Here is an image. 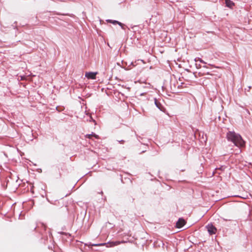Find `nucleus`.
Listing matches in <instances>:
<instances>
[{
    "instance_id": "f257e3e1",
    "label": "nucleus",
    "mask_w": 252,
    "mask_h": 252,
    "mask_svg": "<svg viewBox=\"0 0 252 252\" xmlns=\"http://www.w3.org/2000/svg\"><path fill=\"white\" fill-rule=\"evenodd\" d=\"M226 138L228 141L232 142L237 147H242L245 146V142L241 136L234 131H228L226 134Z\"/></svg>"
},
{
    "instance_id": "f03ea898",
    "label": "nucleus",
    "mask_w": 252,
    "mask_h": 252,
    "mask_svg": "<svg viewBox=\"0 0 252 252\" xmlns=\"http://www.w3.org/2000/svg\"><path fill=\"white\" fill-rule=\"evenodd\" d=\"M121 243H123V242H119V241H115V242H111L108 243H99V244H92L93 246H103L106 245L107 247H112L115 246H117Z\"/></svg>"
},
{
    "instance_id": "7ed1b4c3",
    "label": "nucleus",
    "mask_w": 252,
    "mask_h": 252,
    "mask_svg": "<svg viewBox=\"0 0 252 252\" xmlns=\"http://www.w3.org/2000/svg\"><path fill=\"white\" fill-rule=\"evenodd\" d=\"M206 228L210 235L215 234L217 231V228L212 224H208Z\"/></svg>"
},
{
    "instance_id": "20e7f679",
    "label": "nucleus",
    "mask_w": 252,
    "mask_h": 252,
    "mask_svg": "<svg viewBox=\"0 0 252 252\" xmlns=\"http://www.w3.org/2000/svg\"><path fill=\"white\" fill-rule=\"evenodd\" d=\"M97 73V72H86L85 77L89 79H95L96 75Z\"/></svg>"
},
{
    "instance_id": "39448f33",
    "label": "nucleus",
    "mask_w": 252,
    "mask_h": 252,
    "mask_svg": "<svg viewBox=\"0 0 252 252\" xmlns=\"http://www.w3.org/2000/svg\"><path fill=\"white\" fill-rule=\"evenodd\" d=\"M185 223L186 221L185 220L182 218H180L176 222V227L178 228H181L185 224Z\"/></svg>"
},
{
    "instance_id": "423d86ee",
    "label": "nucleus",
    "mask_w": 252,
    "mask_h": 252,
    "mask_svg": "<svg viewBox=\"0 0 252 252\" xmlns=\"http://www.w3.org/2000/svg\"><path fill=\"white\" fill-rule=\"evenodd\" d=\"M155 104L157 108H158L160 111L162 112L165 111V108L163 106L162 104L156 98H155Z\"/></svg>"
},
{
    "instance_id": "0eeeda50",
    "label": "nucleus",
    "mask_w": 252,
    "mask_h": 252,
    "mask_svg": "<svg viewBox=\"0 0 252 252\" xmlns=\"http://www.w3.org/2000/svg\"><path fill=\"white\" fill-rule=\"evenodd\" d=\"M225 4L227 7L232 8L234 5V3L230 0H225Z\"/></svg>"
},
{
    "instance_id": "6e6552de",
    "label": "nucleus",
    "mask_w": 252,
    "mask_h": 252,
    "mask_svg": "<svg viewBox=\"0 0 252 252\" xmlns=\"http://www.w3.org/2000/svg\"><path fill=\"white\" fill-rule=\"evenodd\" d=\"M194 61L195 62H199L200 63H204V64H206V62H205L203 60H202L201 58H195L194 59Z\"/></svg>"
},
{
    "instance_id": "1a4fd4ad",
    "label": "nucleus",
    "mask_w": 252,
    "mask_h": 252,
    "mask_svg": "<svg viewBox=\"0 0 252 252\" xmlns=\"http://www.w3.org/2000/svg\"><path fill=\"white\" fill-rule=\"evenodd\" d=\"M107 21L113 24H116L119 23V21L116 20H108Z\"/></svg>"
},
{
    "instance_id": "9d476101",
    "label": "nucleus",
    "mask_w": 252,
    "mask_h": 252,
    "mask_svg": "<svg viewBox=\"0 0 252 252\" xmlns=\"http://www.w3.org/2000/svg\"><path fill=\"white\" fill-rule=\"evenodd\" d=\"M117 24H118L119 26H120L121 27L122 29H125V28H124L125 25L123 23L119 22V23H117Z\"/></svg>"
},
{
    "instance_id": "9b49d317",
    "label": "nucleus",
    "mask_w": 252,
    "mask_h": 252,
    "mask_svg": "<svg viewBox=\"0 0 252 252\" xmlns=\"http://www.w3.org/2000/svg\"><path fill=\"white\" fill-rule=\"evenodd\" d=\"M92 136H93V133L90 134H87L86 136L87 138H88L89 139L91 138Z\"/></svg>"
},
{
    "instance_id": "f8f14e48",
    "label": "nucleus",
    "mask_w": 252,
    "mask_h": 252,
    "mask_svg": "<svg viewBox=\"0 0 252 252\" xmlns=\"http://www.w3.org/2000/svg\"><path fill=\"white\" fill-rule=\"evenodd\" d=\"M93 136L96 139H98L99 136L98 135L95 134V133L93 132Z\"/></svg>"
},
{
    "instance_id": "ddd939ff",
    "label": "nucleus",
    "mask_w": 252,
    "mask_h": 252,
    "mask_svg": "<svg viewBox=\"0 0 252 252\" xmlns=\"http://www.w3.org/2000/svg\"><path fill=\"white\" fill-rule=\"evenodd\" d=\"M195 66L197 68H200L202 66L200 64L195 63Z\"/></svg>"
},
{
    "instance_id": "4468645a",
    "label": "nucleus",
    "mask_w": 252,
    "mask_h": 252,
    "mask_svg": "<svg viewBox=\"0 0 252 252\" xmlns=\"http://www.w3.org/2000/svg\"><path fill=\"white\" fill-rule=\"evenodd\" d=\"M205 73H206L207 74H209V72H204V73H203V74H201V72H199V74L200 75V76L203 75L204 74H205Z\"/></svg>"
},
{
    "instance_id": "2eb2a0df",
    "label": "nucleus",
    "mask_w": 252,
    "mask_h": 252,
    "mask_svg": "<svg viewBox=\"0 0 252 252\" xmlns=\"http://www.w3.org/2000/svg\"><path fill=\"white\" fill-rule=\"evenodd\" d=\"M118 142L120 143H124L125 141L123 140H121L120 141H118Z\"/></svg>"
},
{
    "instance_id": "dca6fc26",
    "label": "nucleus",
    "mask_w": 252,
    "mask_h": 252,
    "mask_svg": "<svg viewBox=\"0 0 252 252\" xmlns=\"http://www.w3.org/2000/svg\"><path fill=\"white\" fill-rule=\"evenodd\" d=\"M222 219L223 220H225V221H227V220L230 221L231 220H227V219H225L224 218H223Z\"/></svg>"
},
{
    "instance_id": "f3484780",
    "label": "nucleus",
    "mask_w": 252,
    "mask_h": 252,
    "mask_svg": "<svg viewBox=\"0 0 252 252\" xmlns=\"http://www.w3.org/2000/svg\"><path fill=\"white\" fill-rule=\"evenodd\" d=\"M203 68H208V66H206V65H204V66H203Z\"/></svg>"
},
{
    "instance_id": "a211bd4d",
    "label": "nucleus",
    "mask_w": 252,
    "mask_h": 252,
    "mask_svg": "<svg viewBox=\"0 0 252 252\" xmlns=\"http://www.w3.org/2000/svg\"><path fill=\"white\" fill-rule=\"evenodd\" d=\"M131 65H132V66H134L135 65L133 64V63L131 62Z\"/></svg>"
},
{
    "instance_id": "6ab92c4d",
    "label": "nucleus",
    "mask_w": 252,
    "mask_h": 252,
    "mask_svg": "<svg viewBox=\"0 0 252 252\" xmlns=\"http://www.w3.org/2000/svg\"><path fill=\"white\" fill-rule=\"evenodd\" d=\"M251 88V86L249 87V90H250Z\"/></svg>"
}]
</instances>
